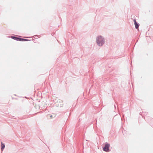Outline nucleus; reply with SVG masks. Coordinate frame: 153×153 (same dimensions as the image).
<instances>
[{
  "instance_id": "obj_9",
  "label": "nucleus",
  "mask_w": 153,
  "mask_h": 153,
  "mask_svg": "<svg viewBox=\"0 0 153 153\" xmlns=\"http://www.w3.org/2000/svg\"><path fill=\"white\" fill-rule=\"evenodd\" d=\"M25 38H31L32 37H25Z\"/></svg>"
},
{
  "instance_id": "obj_10",
  "label": "nucleus",
  "mask_w": 153,
  "mask_h": 153,
  "mask_svg": "<svg viewBox=\"0 0 153 153\" xmlns=\"http://www.w3.org/2000/svg\"><path fill=\"white\" fill-rule=\"evenodd\" d=\"M114 106L115 108H116V105H114Z\"/></svg>"
},
{
  "instance_id": "obj_8",
  "label": "nucleus",
  "mask_w": 153,
  "mask_h": 153,
  "mask_svg": "<svg viewBox=\"0 0 153 153\" xmlns=\"http://www.w3.org/2000/svg\"><path fill=\"white\" fill-rule=\"evenodd\" d=\"M39 35H35L33 36V37L35 38L36 39L37 37L38 38L39 37Z\"/></svg>"
},
{
  "instance_id": "obj_11",
  "label": "nucleus",
  "mask_w": 153,
  "mask_h": 153,
  "mask_svg": "<svg viewBox=\"0 0 153 153\" xmlns=\"http://www.w3.org/2000/svg\"><path fill=\"white\" fill-rule=\"evenodd\" d=\"M14 119H17V118H13Z\"/></svg>"
},
{
  "instance_id": "obj_7",
  "label": "nucleus",
  "mask_w": 153,
  "mask_h": 153,
  "mask_svg": "<svg viewBox=\"0 0 153 153\" xmlns=\"http://www.w3.org/2000/svg\"><path fill=\"white\" fill-rule=\"evenodd\" d=\"M133 17H134L133 21L134 22V23L137 22L136 21V19L135 17L134 16Z\"/></svg>"
},
{
  "instance_id": "obj_4",
  "label": "nucleus",
  "mask_w": 153,
  "mask_h": 153,
  "mask_svg": "<svg viewBox=\"0 0 153 153\" xmlns=\"http://www.w3.org/2000/svg\"><path fill=\"white\" fill-rule=\"evenodd\" d=\"M5 147V144L3 143L2 142H1V150L3 151Z\"/></svg>"
},
{
  "instance_id": "obj_13",
  "label": "nucleus",
  "mask_w": 153,
  "mask_h": 153,
  "mask_svg": "<svg viewBox=\"0 0 153 153\" xmlns=\"http://www.w3.org/2000/svg\"><path fill=\"white\" fill-rule=\"evenodd\" d=\"M52 115H51V116H50V117H52Z\"/></svg>"
},
{
  "instance_id": "obj_2",
  "label": "nucleus",
  "mask_w": 153,
  "mask_h": 153,
  "mask_svg": "<svg viewBox=\"0 0 153 153\" xmlns=\"http://www.w3.org/2000/svg\"><path fill=\"white\" fill-rule=\"evenodd\" d=\"M110 144L106 142L104 143V146L102 147V149L104 151L108 152L111 151L110 149Z\"/></svg>"
},
{
  "instance_id": "obj_3",
  "label": "nucleus",
  "mask_w": 153,
  "mask_h": 153,
  "mask_svg": "<svg viewBox=\"0 0 153 153\" xmlns=\"http://www.w3.org/2000/svg\"><path fill=\"white\" fill-rule=\"evenodd\" d=\"M21 36L17 35L16 36H11L10 38L14 40L17 41H20V38Z\"/></svg>"
},
{
  "instance_id": "obj_12",
  "label": "nucleus",
  "mask_w": 153,
  "mask_h": 153,
  "mask_svg": "<svg viewBox=\"0 0 153 153\" xmlns=\"http://www.w3.org/2000/svg\"><path fill=\"white\" fill-rule=\"evenodd\" d=\"M140 115H141V112H140Z\"/></svg>"
},
{
  "instance_id": "obj_1",
  "label": "nucleus",
  "mask_w": 153,
  "mask_h": 153,
  "mask_svg": "<svg viewBox=\"0 0 153 153\" xmlns=\"http://www.w3.org/2000/svg\"><path fill=\"white\" fill-rule=\"evenodd\" d=\"M96 41L98 46H102L105 42V38L101 35L98 36L97 37Z\"/></svg>"
},
{
  "instance_id": "obj_6",
  "label": "nucleus",
  "mask_w": 153,
  "mask_h": 153,
  "mask_svg": "<svg viewBox=\"0 0 153 153\" xmlns=\"http://www.w3.org/2000/svg\"><path fill=\"white\" fill-rule=\"evenodd\" d=\"M134 25L135 27V28L137 30L139 29V27L140 26V24L138 23L137 22L134 23Z\"/></svg>"
},
{
  "instance_id": "obj_5",
  "label": "nucleus",
  "mask_w": 153,
  "mask_h": 153,
  "mask_svg": "<svg viewBox=\"0 0 153 153\" xmlns=\"http://www.w3.org/2000/svg\"><path fill=\"white\" fill-rule=\"evenodd\" d=\"M31 40H29L28 39H25L23 38H20V41L21 42H25V41H31Z\"/></svg>"
}]
</instances>
